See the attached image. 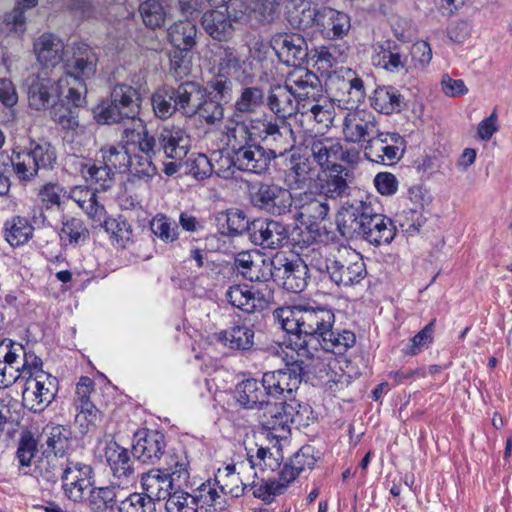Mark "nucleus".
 <instances>
[{"mask_svg": "<svg viewBox=\"0 0 512 512\" xmlns=\"http://www.w3.org/2000/svg\"><path fill=\"white\" fill-rule=\"evenodd\" d=\"M273 318L285 332L279 343L281 349L295 352L318 350L323 336H333L334 314L330 309L312 306H285L273 312Z\"/></svg>", "mask_w": 512, "mask_h": 512, "instance_id": "nucleus-1", "label": "nucleus"}, {"mask_svg": "<svg viewBox=\"0 0 512 512\" xmlns=\"http://www.w3.org/2000/svg\"><path fill=\"white\" fill-rule=\"evenodd\" d=\"M337 227L347 239H363L374 246L389 244L396 228L387 216L377 213L368 200L347 202L337 215Z\"/></svg>", "mask_w": 512, "mask_h": 512, "instance_id": "nucleus-2", "label": "nucleus"}, {"mask_svg": "<svg viewBox=\"0 0 512 512\" xmlns=\"http://www.w3.org/2000/svg\"><path fill=\"white\" fill-rule=\"evenodd\" d=\"M97 56L86 44L73 47L71 57L65 60V74L60 77L61 87L67 88L65 100L75 108L86 104L87 87L85 81L96 72Z\"/></svg>", "mask_w": 512, "mask_h": 512, "instance_id": "nucleus-3", "label": "nucleus"}, {"mask_svg": "<svg viewBox=\"0 0 512 512\" xmlns=\"http://www.w3.org/2000/svg\"><path fill=\"white\" fill-rule=\"evenodd\" d=\"M56 159V150L50 142L30 140L28 146L17 145L8 153V171L13 170L21 183H28L38 176L40 169L52 168Z\"/></svg>", "mask_w": 512, "mask_h": 512, "instance_id": "nucleus-4", "label": "nucleus"}, {"mask_svg": "<svg viewBox=\"0 0 512 512\" xmlns=\"http://www.w3.org/2000/svg\"><path fill=\"white\" fill-rule=\"evenodd\" d=\"M287 360L286 368L264 373V385H266L268 397L279 398L290 402L294 398L293 393L299 388L302 377L312 373L311 364L314 354H292Z\"/></svg>", "mask_w": 512, "mask_h": 512, "instance_id": "nucleus-5", "label": "nucleus"}, {"mask_svg": "<svg viewBox=\"0 0 512 512\" xmlns=\"http://www.w3.org/2000/svg\"><path fill=\"white\" fill-rule=\"evenodd\" d=\"M262 410L260 423L264 429L276 432V438H283L289 433V424L306 425L311 413L308 405L300 404L295 398H290V402L267 401Z\"/></svg>", "mask_w": 512, "mask_h": 512, "instance_id": "nucleus-6", "label": "nucleus"}, {"mask_svg": "<svg viewBox=\"0 0 512 512\" xmlns=\"http://www.w3.org/2000/svg\"><path fill=\"white\" fill-rule=\"evenodd\" d=\"M325 85L331 100L346 110L357 108L366 96L363 80L350 68L333 71Z\"/></svg>", "mask_w": 512, "mask_h": 512, "instance_id": "nucleus-7", "label": "nucleus"}, {"mask_svg": "<svg viewBox=\"0 0 512 512\" xmlns=\"http://www.w3.org/2000/svg\"><path fill=\"white\" fill-rule=\"evenodd\" d=\"M271 278L293 293L302 292L308 283V266L299 258L289 259L284 254H276L269 260Z\"/></svg>", "mask_w": 512, "mask_h": 512, "instance_id": "nucleus-8", "label": "nucleus"}, {"mask_svg": "<svg viewBox=\"0 0 512 512\" xmlns=\"http://www.w3.org/2000/svg\"><path fill=\"white\" fill-rule=\"evenodd\" d=\"M293 199L288 189L272 182H259L250 189L251 204L275 216L289 212Z\"/></svg>", "mask_w": 512, "mask_h": 512, "instance_id": "nucleus-9", "label": "nucleus"}, {"mask_svg": "<svg viewBox=\"0 0 512 512\" xmlns=\"http://www.w3.org/2000/svg\"><path fill=\"white\" fill-rule=\"evenodd\" d=\"M57 393V378L45 371H37L26 380L23 402L30 411L40 413L54 401Z\"/></svg>", "mask_w": 512, "mask_h": 512, "instance_id": "nucleus-10", "label": "nucleus"}, {"mask_svg": "<svg viewBox=\"0 0 512 512\" xmlns=\"http://www.w3.org/2000/svg\"><path fill=\"white\" fill-rule=\"evenodd\" d=\"M234 6L235 3L230 1L202 15L201 25L210 37L218 41H226L232 37L234 25L244 16V12L237 11Z\"/></svg>", "mask_w": 512, "mask_h": 512, "instance_id": "nucleus-11", "label": "nucleus"}, {"mask_svg": "<svg viewBox=\"0 0 512 512\" xmlns=\"http://www.w3.org/2000/svg\"><path fill=\"white\" fill-rule=\"evenodd\" d=\"M93 469L90 465L70 461L61 474L64 495L75 503L87 500L93 486Z\"/></svg>", "mask_w": 512, "mask_h": 512, "instance_id": "nucleus-12", "label": "nucleus"}, {"mask_svg": "<svg viewBox=\"0 0 512 512\" xmlns=\"http://www.w3.org/2000/svg\"><path fill=\"white\" fill-rule=\"evenodd\" d=\"M26 86L29 106L36 111L49 108L56 99H65L67 94V88L61 87L60 78L55 82L41 73L29 75Z\"/></svg>", "mask_w": 512, "mask_h": 512, "instance_id": "nucleus-13", "label": "nucleus"}, {"mask_svg": "<svg viewBox=\"0 0 512 512\" xmlns=\"http://www.w3.org/2000/svg\"><path fill=\"white\" fill-rule=\"evenodd\" d=\"M328 275L337 285L350 286L359 283L366 275V265L355 250H345L330 261Z\"/></svg>", "mask_w": 512, "mask_h": 512, "instance_id": "nucleus-14", "label": "nucleus"}, {"mask_svg": "<svg viewBox=\"0 0 512 512\" xmlns=\"http://www.w3.org/2000/svg\"><path fill=\"white\" fill-rule=\"evenodd\" d=\"M403 138L398 133L381 132L369 139L364 146L367 160L382 165H393L401 158Z\"/></svg>", "mask_w": 512, "mask_h": 512, "instance_id": "nucleus-15", "label": "nucleus"}, {"mask_svg": "<svg viewBox=\"0 0 512 512\" xmlns=\"http://www.w3.org/2000/svg\"><path fill=\"white\" fill-rule=\"evenodd\" d=\"M284 84L300 105L304 102L317 101L323 97L319 77L304 67L299 66L291 70L287 74Z\"/></svg>", "mask_w": 512, "mask_h": 512, "instance_id": "nucleus-16", "label": "nucleus"}, {"mask_svg": "<svg viewBox=\"0 0 512 512\" xmlns=\"http://www.w3.org/2000/svg\"><path fill=\"white\" fill-rule=\"evenodd\" d=\"M261 139L267 145L273 159L283 156L291 151L296 143L294 131L287 121L264 120L261 121Z\"/></svg>", "mask_w": 512, "mask_h": 512, "instance_id": "nucleus-17", "label": "nucleus"}, {"mask_svg": "<svg viewBox=\"0 0 512 512\" xmlns=\"http://www.w3.org/2000/svg\"><path fill=\"white\" fill-rule=\"evenodd\" d=\"M238 116L233 115L228 118L222 129V135L225 137L226 145L233 151H242L248 145L254 143L258 137H261V120H251L249 124L245 121L237 120Z\"/></svg>", "mask_w": 512, "mask_h": 512, "instance_id": "nucleus-18", "label": "nucleus"}, {"mask_svg": "<svg viewBox=\"0 0 512 512\" xmlns=\"http://www.w3.org/2000/svg\"><path fill=\"white\" fill-rule=\"evenodd\" d=\"M156 139L157 154H163L166 158L182 161L191 147L190 136L187 132L173 124L163 126Z\"/></svg>", "mask_w": 512, "mask_h": 512, "instance_id": "nucleus-19", "label": "nucleus"}, {"mask_svg": "<svg viewBox=\"0 0 512 512\" xmlns=\"http://www.w3.org/2000/svg\"><path fill=\"white\" fill-rule=\"evenodd\" d=\"M379 125L375 117L364 110L352 109L345 115L342 133L345 141L353 144L368 143L378 133Z\"/></svg>", "mask_w": 512, "mask_h": 512, "instance_id": "nucleus-20", "label": "nucleus"}, {"mask_svg": "<svg viewBox=\"0 0 512 512\" xmlns=\"http://www.w3.org/2000/svg\"><path fill=\"white\" fill-rule=\"evenodd\" d=\"M156 146L155 136L146 133L140 141V154L131 156V163L127 170L130 181L148 182L157 174V168L153 164V158L158 156Z\"/></svg>", "mask_w": 512, "mask_h": 512, "instance_id": "nucleus-21", "label": "nucleus"}, {"mask_svg": "<svg viewBox=\"0 0 512 512\" xmlns=\"http://www.w3.org/2000/svg\"><path fill=\"white\" fill-rule=\"evenodd\" d=\"M272 48L279 60L289 66L300 64L308 56L306 40L298 33H278L274 35Z\"/></svg>", "mask_w": 512, "mask_h": 512, "instance_id": "nucleus-22", "label": "nucleus"}, {"mask_svg": "<svg viewBox=\"0 0 512 512\" xmlns=\"http://www.w3.org/2000/svg\"><path fill=\"white\" fill-rule=\"evenodd\" d=\"M251 241L266 249H276L283 246L289 239L286 225L275 220L258 219L252 221Z\"/></svg>", "mask_w": 512, "mask_h": 512, "instance_id": "nucleus-23", "label": "nucleus"}, {"mask_svg": "<svg viewBox=\"0 0 512 512\" xmlns=\"http://www.w3.org/2000/svg\"><path fill=\"white\" fill-rule=\"evenodd\" d=\"M353 175L346 167L334 163L324 172V177L319 178L320 193L328 200L343 198L350 193V184Z\"/></svg>", "mask_w": 512, "mask_h": 512, "instance_id": "nucleus-24", "label": "nucleus"}, {"mask_svg": "<svg viewBox=\"0 0 512 512\" xmlns=\"http://www.w3.org/2000/svg\"><path fill=\"white\" fill-rule=\"evenodd\" d=\"M166 447L165 437L157 431L142 430L134 436L132 452L143 463L156 464Z\"/></svg>", "mask_w": 512, "mask_h": 512, "instance_id": "nucleus-25", "label": "nucleus"}, {"mask_svg": "<svg viewBox=\"0 0 512 512\" xmlns=\"http://www.w3.org/2000/svg\"><path fill=\"white\" fill-rule=\"evenodd\" d=\"M373 64L391 73L403 70L408 61V47L394 40L379 43L372 57Z\"/></svg>", "mask_w": 512, "mask_h": 512, "instance_id": "nucleus-26", "label": "nucleus"}, {"mask_svg": "<svg viewBox=\"0 0 512 512\" xmlns=\"http://www.w3.org/2000/svg\"><path fill=\"white\" fill-rule=\"evenodd\" d=\"M272 160L270 152L256 140L242 151L236 152L234 167L243 172L261 175L269 170Z\"/></svg>", "mask_w": 512, "mask_h": 512, "instance_id": "nucleus-27", "label": "nucleus"}, {"mask_svg": "<svg viewBox=\"0 0 512 512\" xmlns=\"http://www.w3.org/2000/svg\"><path fill=\"white\" fill-rule=\"evenodd\" d=\"M316 177V169L309 157L292 153L284 171V179L291 189H302Z\"/></svg>", "mask_w": 512, "mask_h": 512, "instance_id": "nucleus-28", "label": "nucleus"}, {"mask_svg": "<svg viewBox=\"0 0 512 512\" xmlns=\"http://www.w3.org/2000/svg\"><path fill=\"white\" fill-rule=\"evenodd\" d=\"M293 203L299 217L311 225L325 220L330 212L329 200L322 194L316 197L312 192H303L293 199Z\"/></svg>", "mask_w": 512, "mask_h": 512, "instance_id": "nucleus-29", "label": "nucleus"}, {"mask_svg": "<svg viewBox=\"0 0 512 512\" xmlns=\"http://www.w3.org/2000/svg\"><path fill=\"white\" fill-rule=\"evenodd\" d=\"M265 99L267 108L277 121H287L296 112L299 113L300 104L285 84L271 86Z\"/></svg>", "mask_w": 512, "mask_h": 512, "instance_id": "nucleus-30", "label": "nucleus"}, {"mask_svg": "<svg viewBox=\"0 0 512 512\" xmlns=\"http://www.w3.org/2000/svg\"><path fill=\"white\" fill-rule=\"evenodd\" d=\"M64 49L62 39L49 32L40 35L33 45L37 61L46 68H53L63 61Z\"/></svg>", "mask_w": 512, "mask_h": 512, "instance_id": "nucleus-31", "label": "nucleus"}, {"mask_svg": "<svg viewBox=\"0 0 512 512\" xmlns=\"http://www.w3.org/2000/svg\"><path fill=\"white\" fill-rule=\"evenodd\" d=\"M255 257L251 252H240L235 256L234 267L249 281L266 282L271 278L269 261L261 259L257 253Z\"/></svg>", "mask_w": 512, "mask_h": 512, "instance_id": "nucleus-32", "label": "nucleus"}, {"mask_svg": "<svg viewBox=\"0 0 512 512\" xmlns=\"http://www.w3.org/2000/svg\"><path fill=\"white\" fill-rule=\"evenodd\" d=\"M318 28L327 38H342L351 28L350 17L331 7H322L318 12Z\"/></svg>", "mask_w": 512, "mask_h": 512, "instance_id": "nucleus-33", "label": "nucleus"}, {"mask_svg": "<svg viewBox=\"0 0 512 512\" xmlns=\"http://www.w3.org/2000/svg\"><path fill=\"white\" fill-rule=\"evenodd\" d=\"M142 488L145 495L155 500H167L168 497L176 490L179 483L174 482L165 472L160 469H152L145 473L141 479Z\"/></svg>", "mask_w": 512, "mask_h": 512, "instance_id": "nucleus-34", "label": "nucleus"}, {"mask_svg": "<svg viewBox=\"0 0 512 512\" xmlns=\"http://www.w3.org/2000/svg\"><path fill=\"white\" fill-rule=\"evenodd\" d=\"M306 148L310 150L317 165L321 169L327 170L331 165L337 163L340 141L331 137L313 136L306 140Z\"/></svg>", "mask_w": 512, "mask_h": 512, "instance_id": "nucleus-35", "label": "nucleus"}, {"mask_svg": "<svg viewBox=\"0 0 512 512\" xmlns=\"http://www.w3.org/2000/svg\"><path fill=\"white\" fill-rule=\"evenodd\" d=\"M179 112L188 117L196 115L199 103L206 96V89L194 81H186L173 87Z\"/></svg>", "mask_w": 512, "mask_h": 512, "instance_id": "nucleus-36", "label": "nucleus"}, {"mask_svg": "<svg viewBox=\"0 0 512 512\" xmlns=\"http://www.w3.org/2000/svg\"><path fill=\"white\" fill-rule=\"evenodd\" d=\"M235 395L238 403L246 409H262L268 401L264 377L262 381L246 379L236 386Z\"/></svg>", "mask_w": 512, "mask_h": 512, "instance_id": "nucleus-37", "label": "nucleus"}, {"mask_svg": "<svg viewBox=\"0 0 512 512\" xmlns=\"http://www.w3.org/2000/svg\"><path fill=\"white\" fill-rule=\"evenodd\" d=\"M77 165L82 177L90 185H95L96 191H106L112 187L114 172L103 162L96 164L90 160H80Z\"/></svg>", "mask_w": 512, "mask_h": 512, "instance_id": "nucleus-38", "label": "nucleus"}, {"mask_svg": "<svg viewBox=\"0 0 512 512\" xmlns=\"http://www.w3.org/2000/svg\"><path fill=\"white\" fill-rule=\"evenodd\" d=\"M52 119L60 127L66 141L75 142L86 133V127L80 123L75 109L61 106L53 111Z\"/></svg>", "mask_w": 512, "mask_h": 512, "instance_id": "nucleus-39", "label": "nucleus"}, {"mask_svg": "<svg viewBox=\"0 0 512 512\" xmlns=\"http://www.w3.org/2000/svg\"><path fill=\"white\" fill-rule=\"evenodd\" d=\"M68 197L76 202L92 220L102 222L105 217V208L98 202L95 189L75 186L70 190Z\"/></svg>", "mask_w": 512, "mask_h": 512, "instance_id": "nucleus-40", "label": "nucleus"}, {"mask_svg": "<svg viewBox=\"0 0 512 512\" xmlns=\"http://www.w3.org/2000/svg\"><path fill=\"white\" fill-rule=\"evenodd\" d=\"M105 458L114 477L128 479L133 474V460L130 458L128 450L116 442L107 444Z\"/></svg>", "mask_w": 512, "mask_h": 512, "instance_id": "nucleus-41", "label": "nucleus"}, {"mask_svg": "<svg viewBox=\"0 0 512 512\" xmlns=\"http://www.w3.org/2000/svg\"><path fill=\"white\" fill-rule=\"evenodd\" d=\"M195 498L198 508L204 512H221L228 505L227 497L219 490L215 481L209 480L202 483L197 489Z\"/></svg>", "mask_w": 512, "mask_h": 512, "instance_id": "nucleus-42", "label": "nucleus"}, {"mask_svg": "<svg viewBox=\"0 0 512 512\" xmlns=\"http://www.w3.org/2000/svg\"><path fill=\"white\" fill-rule=\"evenodd\" d=\"M371 106L382 114L398 113L404 107V99L393 86H380L374 90Z\"/></svg>", "mask_w": 512, "mask_h": 512, "instance_id": "nucleus-43", "label": "nucleus"}, {"mask_svg": "<svg viewBox=\"0 0 512 512\" xmlns=\"http://www.w3.org/2000/svg\"><path fill=\"white\" fill-rule=\"evenodd\" d=\"M196 24L186 18L171 25L168 29L170 43L179 51H189L196 44Z\"/></svg>", "mask_w": 512, "mask_h": 512, "instance_id": "nucleus-44", "label": "nucleus"}, {"mask_svg": "<svg viewBox=\"0 0 512 512\" xmlns=\"http://www.w3.org/2000/svg\"><path fill=\"white\" fill-rule=\"evenodd\" d=\"M265 103V93L258 86H244L241 88L234 103L235 116L256 113Z\"/></svg>", "mask_w": 512, "mask_h": 512, "instance_id": "nucleus-45", "label": "nucleus"}, {"mask_svg": "<svg viewBox=\"0 0 512 512\" xmlns=\"http://www.w3.org/2000/svg\"><path fill=\"white\" fill-rule=\"evenodd\" d=\"M217 221L219 231L223 235L234 237L248 232L251 236L252 222L239 209L221 212L217 217Z\"/></svg>", "mask_w": 512, "mask_h": 512, "instance_id": "nucleus-46", "label": "nucleus"}, {"mask_svg": "<svg viewBox=\"0 0 512 512\" xmlns=\"http://www.w3.org/2000/svg\"><path fill=\"white\" fill-rule=\"evenodd\" d=\"M242 477L236 473V466L226 465L219 468L214 476V481L218 485L219 490L230 496L231 498H238L248 489Z\"/></svg>", "mask_w": 512, "mask_h": 512, "instance_id": "nucleus-47", "label": "nucleus"}, {"mask_svg": "<svg viewBox=\"0 0 512 512\" xmlns=\"http://www.w3.org/2000/svg\"><path fill=\"white\" fill-rule=\"evenodd\" d=\"M111 99L121 110L126 118H135L140 110L141 98L138 91L130 85H116L111 92Z\"/></svg>", "mask_w": 512, "mask_h": 512, "instance_id": "nucleus-48", "label": "nucleus"}, {"mask_svg": "<svg viewBox=\"0 0 512 512\" xmlns=\"http://www.w3.org/2000/svg\"><path fill=\"white\" fill-rule=\"evenodd\" d=\"M151 104L155 116L160 120H167L179 111L172 86L157 89L151 96Z\"/></svg>", "mask_w": 512, "mask_h": 512, "instance_id": "nucleus-49", "label": "nucleus"}, {"mask_svg": "<svg viewBox=\"0 0 512 512\" xmlns=\"http://www.w3.org/2000/svg\"><path fill=\"white\" fill-rule=\"evenodd\" d=\"M189 460L185 452H174L165 457V472L180 487L187 486L189 480Z\"/></svg>", "mask_w": 512, "mask_h": 512, "instance_id": "nucleus-50", "label": "nucleus"}, {"mask_svg": "<svg viewBox=\"0 0 512 512\" xmlns=\"http://www.w3.org/2000/svg\"><path fill=\"white\" fill-rule=\"evenodd\" d=\"M43 434L46 437L47 449L54 456L62 457L70 445L72 435L70 428L63 425H47Z\"/></svg>", "mask_w": 512, "mask_h": 512, "instance_id": "nucleus-51", "label": "nucleus"}, {"mask_svg": "<svg viewBox=\"0 0 512 512\" xmlns=\"http://www.w3.org/2000/svg\"><path fill=\"white\" fill-rule=\"evenodd\" d=\"M218 339L229 349L245 351L253 346L254 331L246 326H234L221 332Z\"/></svg>", "mask_w": 512, "mask_h": 512, "instance_id": "nucleus-52", "label": "nucleus"}, {"mask_svg": "<svg viewBox=\"0 0 512 512\" xmlns=\"http://www.w3.org/2000/svg\"><path fill=\"white\" fill-rule=\"evenodd\" d=\"M33 227L21 216H15L5 223V238L11 246L25 244L33 235Z\"/></svg>", "mask_w": 512, "mask_h": 512, "instance_id": "nucleus-53", "label": "nucleus"}, {"mask_svg": "<svg viewBox=\"0 0 512 512\" xmlns=\"http://www.w3.org/2000/svg\"><path fill=\"white\" fill-rule=\"evenodd\" d=\"M228 301L234 307L252 313L256 310V301L260 302L263 297L259 293L252 292L247 286L235 285L228 289L226 293Z\"/></svg>", "mask_w": 512, "mask_h": 512, "instance_id": "nucleus-54", "label": "nucleus"}, {"mask_svg": "<svg viewBox=\"0 0 512 512\" xmlns=\"http://www.w3.org/2000/svg\"><path fill=\"white\" fill-rule=\"evenodd\" d=\"M103 227L119 247L128 248L132 243V227L123 216H119L117 218H105Z\"/></svg>", "mask_w": 512, "mask_h": 512, "instance_id": "nucleus-55", "label": "nucleus"}, {"mask_svg": "<svg viewBox=\"0 0 512 512\" xmlns=\"http://www.w3.org/2000/svg\"><path fill=\"white\" fill-rule=\"evenodd\" d=\"M103 163L108 166L114 173L127 172L129 163H131V155L127 148L122 144L105 146L101 149Z\"/></svg>", "mask_w": 512, "mask_h": 512, "instance_id": "nucleus-56", "label": "nucleus"}, {"mask_svg": "<svg viewBox=\"0 0 512 512\" xmlns=\"http://www.w3.org/2000/svg\"><path fill=\"white\" fill-rule=\"evenodd\" d=\"M123 496V489L119 487V484H112L111 486L101 488H93L92 486L91 493H89L87 500L97 508H101L102 506L107 508L112 507L114 503H120Z\"/></svg>", "mask_w": 512, "mask_h": 512, "instance_id": "nucleus-57", "label": "nucleus"}, {"mask_svg": "<svg viewBox=\"0 0 512 512\" xmlns=\"http://www.w3.org/2000/svg\"><path fill=\"white\" fill-rule=\"evenodd\" d=\"M224 107L215 97L206 95L199 103L196 114L207 124L217 125L224 119Z\"/></svg>", "mask_w": 512, "mask_h": 512, "instance_id": "nucleus-58", "label": "nucleus"}, {"mask_svg": "<svg viewBox=\"0 0 512 512\" xmlns=\"http://www.w3.org/2000/svg\"><path fill=\"white\" fill-rule=\"evenodd\" d=\"M167 512H198V502L195 496L177 487L168 497L165 504Z\"/></svg>", "mask_w": 512, "mask_h": 512, "instance_id": "nucleus-59", "label": "nucleus"}, {"mask_svg": "<svg viewBox=\"0 0 512 512\" xmlns=\"http://www.w3.org/2000/svg\"><path fill=\"white\" fill-rule=\"evenodd\" d=\"M321 99L313 102L301 103L299 113L308 120H313L317 124L328 127L333 120V111L328 105H322Z\"/></svg>", "mask_w": 512, "mask_h": 512, "instance_id": "nucleus-60", "label": "nucleus"}, {"mask_svg": "<svg viewBox=\"0 0 512 512\" xmlns=\"http://www.w3.org/2000/svg\"><path fill=\"white\" fill-rule=\"evenodd\" d=\"M75 424L82 434L94 430L101 421V413L93 403L76 406Z\"/></svg>", "mask_w": 512, "mask_h": 512, "instance_id": "nucleus-61", "label": "nucleus"}, {"mask_svg": "<svg viewBox=\"0 0 512 512\" xmlns=\"http://www.w3.org/2000/svg\"><path fill=\"white\" fill-rule=\"evenodd\" d=\"M249 488L252 490V495L255 498L262 500L266 504L272 503L277 496L285 493L284 485L279 484L276 479H261L258 482L253 480Z\"/></svg>", "mask_w": 512, "mask_h": 512, "instance_id": "nucleus-62", "label": "nucleus"}, {"mask_svg": "<svg viewBox=\"0 0 512 512\" xmlns=\"http://www.w3.org/2000/svg\"><path fill=\"white\" fill-rule=\"evenodd\" d=\"M139 13L144 24L151 29L161 27L166 18L164 8L157 0H146L141 3Z\"/></svg>", "mask_w": 512, "mask_h": 512, "instance_id": "nucleus-63", "label": "nucleus"}, {"mask_svg": "<svg viewBox=\"0 0 512 512\" xmlns=\"http://www.w3.org/2000/svg\"><path fill=\"white\" fill-rule=\"evenodd\" d=\"M119 512H155V503L144 493H132L122 497L118 506Z\"/></svg>", "mask_w": 512, "mask_h": 512, "instance_id": "nucleus-64", "label": "nucleus"}]
</instances>
